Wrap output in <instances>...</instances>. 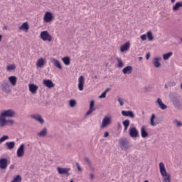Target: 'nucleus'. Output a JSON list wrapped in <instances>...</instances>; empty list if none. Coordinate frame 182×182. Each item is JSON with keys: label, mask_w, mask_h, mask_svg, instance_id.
Masks as SVG:
<instances>
[{"label": "nucleus", "mask_w": 182, "mask_h": 182, "mask_svg": "<svg viewBox=\"0 0 182 182\" xmlns=\"http://www.w3.org/2000/svg\"><path fill=\"white\" fill-rule=\"evenodd\" d=\"M122 72L124 75H130L133 72V67L130 65L127 66L122 70Z\"/></svg>", "instance_id": "18"}, {"label": "nucleus", "mask_w": 182, "mask_h": 182, "mask_svg": "<svg viewBox=\"0 0 182 182\" xmlns=\"http://www.w3.org/2000/svg\"><path fill=\"white\" fill-rule=\"evenodd\" d=\"M70 107H75V106H76V101L75 100H70Z\"/></svg>", "instance_id": "39"}, {"label": "nucleus", "mask_w": 182, "mask_h": 182, "mask_svg": "<svg viewBox=\"0 0 182 182\" xmlns=\"http://www.w3.org/2000/svg\"><path fill=\"white\" fill-rule=\"evenodd\" d=\"M85 87V77L81 75L78 78V89L82 92Z\"/></svg>", "instance_id": "8"}, {"label": "nucleus", "mask_w": 182, "mask_h": 182, "mask_svg": "<svg viewBox=\"0 0 182 182\" xmlns=\"http://www.w3.org/2000/svg\"><path fill=\"white\" fill-rule=\"evenodd\" d=\"M171 56H173V53L169 52L168 53L164 54L163 58L164 60H167L170 59V58H171Z\"/></svg>", "instance_id": "33"}, {"label": "nucleus", "mask_w": 182, "mask_h": 182, "mask_svg": "<svg viewBox=\"0 0 182 182\" xmlns=\"http://www.w3.org/2000/svg\"><path fill=\"white\" fill-rule=\"evenodd\" d=\"M11 182H22V177L20 175H17Z\"/></svg>", "instance_id": "36"}, {"label": "nucleus", "mask_w": 182, "mask_h": 182, "mask_svg": "<svg viewBox=\"0 0 182 182\" xmlns=\"http://www.w3.org/2000/svg\"><path fill=\"white\" fill-rule=\"evenodd\" d=\"M100 99H105V97H106V92H104L102 93L101 95H100Z\"/></svg>", "instance_id": "42"}, {"label": "nucleus", "mask_w": 182, "mask_h": 182, "mask_svg": "<svg viewBox=\"0 0 182 182\" xmlns=\"http://www.w3.org/2000/svg\"><path fill=\"white\" fill-rule=\"evenodd\" d=\"M159 171L161 173V176L164 177V182H171L170 175L168 173H167L166 166L163 162L159 163Z\"/></svg>", "instance_id": "1"}, {"label": "nucleus", "mask_w": 182, "mask_h": 182, "mask_svg": "<svg viewBox=\"0 0 182 182\" xmlns=\"http://www.w3.org/2000/svg\"><path fill=\"white\" fill-rule=\"evenodd\" d=\"M43 85L46 86V87H48V89H52V87H55V84H53V82L50 80H43Z\"/></svg>", "instance_id": "10"}, {"label": "nucleus", "mask_w": 182, "mask_h": 182, "mask_svg": "<svg viewBox=\"0 0 182 182\" xmlns=\"http://www.w3.org/2000/svg\"><path fill=\"white\" fill-rule=\"evenodd\" d=\"M176 126H178V127H179V126H182L181 122H178V121H176Z\"/></svg>", "instance_id": "45"}, {"label": "nucleus", "mask_w": 182, "mask_h": 182, "mask_svg": "<svg viewBox=\"0 0 182 182\" xmlns=\"http://www.w3.org/2000/svg\"><path fill=\"white\" fill-rule=\"evenodd\" d=\"M181 42H182V38H181Z\"/></svg>", "instance_id": "58"}, {"label": "nucleus", "mask_w": 182, "mask_h": 182, "mask_svg": "<svg viewBox=\"0 0 182 182\" xmlns=\"http://www.w3.org/2000/svg\"><path fill=\"white\" fill-rule=\"evenodd\" d=\"M159 61H160V58H155L154 59L153 63H154L155 68H160L161 64L160 63Z\"/></svg>", "instance_id": "28"}, {"label": "nucleus", "mask_w": 182, "mask_h": 182, "mask_svg": "<svg viewBox=\"0 0 182 182\" xmlns=\"http://www.w3.org/2000/svg\"><path fill=\"white\" fill-rule=\"evenodd\" d=\"M117 60L118 63V68H123L124 66L123 61L119 58H117Z\"/></svg>", "instance_id": "38"}, {"label": "nucleus", "mask_w": 182, "mask_h": 182, "mask_svg": "<svg viewBox=\"0 0 182 182\" xmlns=\"http://www.w3.org/2000/svg\"><path fill=\"white\" fill-rule=\"evenodd\" d=\"M20 31H23L24 32H28L29 31V23L28 22L23 23L21 26L18 28Z\"/></svg>", "instance_id": "15"}, {"label": "nucleus", "mask_w": 182, "mask_h": 182, "mask_svg": "<svg viewBox=\"0 0 182 182\" xmlns=\"http://www.w3.org/2000/svg\"><path fill=\"white\" fill-rule=\"evenodd\" d=\"M15 121L14 119H0V127H5V126H14Z\"/></svg>", "instance_id": "4"}, {"label": "nucleus", "mask_w": 182, "mask_h": 182, "mask_svg": "<svg viewBox=\"0 0 182 182\" xmlns=\"http://www.w3.org/2000/svg\"><path fill=\"white\" fill-rule=\"evenodd\" d=\"M104 137H109V132H105Z\"/></svg>", "instance_id": "46"}, {"label": "nucleus", "mask_w": 182, "mask_h": 182, "mask_svg": "<svg viewBox=\"0 0 182 182\" xmlns=\"http://www.w3.org/2000/svg\"><path fill=\"white\" fill-rule=\"evenodd\" d=\"M141 59H143L142 57H139V60H141Z\"/></svg>", "instance_id": "54"}, {"label": "nucleus", "mask_w": 182, "mask_h": 182, "mask_svg": "<svg viewBox=\"0 0 182 182\" xmlns=\"http://www.w3.org/2000/svg\"><path fill=\"white\" fill-rule=\"evenodd\" d=\"M43 21L46 23H49L53 21V14L51 12L47 11L44 14Z\"/></svg>", "instance_id": "6"}, {"label": "nucleus", "mask_w": 182, "mask_h": 182, "mask_svg": "<svg viewBox=\"0 0 182 182\" xmlns=\"http://www.w3.org/2000/svg\"><path fill=\"white\" fill-rule=\"evenodd\" d=\"M109 90H110V89L107 88L105 92H106V94L107 93V92H109Z\"/></svg>", "instance_id": "51"}, {"label": "nucleus", "mask_w": 182, "mask_h": 182, "mask_svg": "<svg viewBox=\"0 0 182 182\" xmlns=\"http://www.w3.org/2000/svg\"><path fill=\"white\" fill-rule=\"evenodd\" d=\"M154 119H156V115L153 114L150 119L151 126H157V124H159V122H154Z\"/></svg>", "instance_id": "32"}, {"label": "nucleus", "mask_w": 182, "mask_h": 182, "mask_svg": "<svg viewBox=\"0 0 182 182\" xmlns=\"http://www.w3.org/2000/svg\"><path fill=\"white\" fill-rule=\"evenodd\" d=\"M146 38H148V41H149V42H151V41L154 39V37L153 36V33L150 31H147Z\"/></svg>", "instance_id": "31"}, {"label": "nucleus", "mask_w": 182, "mask_h": 182, "mask_svg": "<svg viewBox=\"0 0 182 182\" xmlns=\"http://www.w3.org/2000/svg\"><path fill=\"white\" fill-rule=\"evenodd\" d=\"M32 117L35 119V120H37V122H39V123L43 124V119H42V117H41V115H33Z\"/></svg>", "instance_id": "29"}, {"label": "nucleus", "mask_w": 182, "mask_h": 182, "mask_svg": "<svg viewBox=\"0 0 182 182\" xmlns=\"http://www.w3.org/2000/svg\"><path fill=\"white\" fill-rule=\"evenodd\" d=\"M180 8H182V1L176 2L175 5L173 6L172 11L176 12V11H178Z\"/></svg>", "instance_id": "24"}, {"label": "nucleus", "mask_w": 182, "mask_h": 182, "mask_svg": "<svg viewBox=\"0 0 182 182\" xmlns=\"http://www.w3.org/2000/svg\"><path fill=\"white\" fill-rule=\"evenodd\" d=\"M95 101L92 100L90 102V109L86 113V116H89V114H90L91 113H92L93 112H95Z\"/></svg>", "instance_id": "17"}, {"label": "nucleus", "mask_w": 182, "mask_h": 182, "mask_svg": "<svg viewBox=\"0 0 182 182\" xmlns=\"http://www.w3.org/2000/svg\"><path fill=\"white\" fill-rule=\"evenodd\" d=\"M9 82L11 83V86H16V82H18V78L16 76H10L9 77Z\"/></svg>", "instance_id": "20"}, {"label": "nucleus", "mask_w": 182, "mask_h": 182, "mask_svg": "<svg viewBox=\"0 0 182 182\" xmlns=\"http://www.w3.org/2000/svg\"><path fill=\"white\" fill-rule=\"evenodd\" d=\"M14 168H15V165H11L10 170H14Z\"/></svg>", "instance_id": "49"}, {"label": "nucleus", "mask_w": 182, "mask_h": 182, "mask_svg": "<svg viewBox=\"0 0 182 182\" xmlns=\"http://www.w3.org/2000/svg\"><path fill=\"white\" fill-rule=\"evenodd\" d=\"M127 143V141L126 139H119V144H121V146H126Z\"/></svg>", "instance_id": "40"}, {"label": "nucleus", "mask_w": 182, "mask_h": 182, "mask_svg": "<svg viewBox=\"0 0 182 182\" xmlns=\"http://www.w3.org/2000/svg\"><path fill=\"white\" fill-rule=\"evenodd\" d=\"M181 89H182V84H181Z\"/></svg>", "instance_id": "57"}, {"label": "nucleus", "mask_w": 182, "mask_h": 182, "mask_svg": "<svg viewBox=\"0 0 182 182\" xmlns=\"http://www.w3.org/2000/svg\"><path fill=\"white\" fill-rule=\"evenodd\" d=\"M15 69H16V66L15 65V64H11L6 67V70H8L9 72L11 70H15Z\"/></svg>", "instance_id": "34"}, {"label": "nucleus", "mask_w": 182, "mask_h": 182, "mask_svg": "<svg viewBox=\"0 0 182 182\" xmlns=\"http://www.w3.org/2000/svg\"><path fill=\"white\" fill-rule=\"evenodd\" d=\"M45 63H46V60L44 58H41L37 60L36 66L37 68H43Z\"/></svg>", "instance_id": "16"}, {"label": "nucleus", "mask_w": 182, "mask_h": 182, "mask_svg": "<svg viewBox=\"0 0 182 182\" xmlns=\"http://www.w3.org/2000/svg\"><path fill=\"white\" fill-rule=\"evenodd\" d=\"M2 41V35L0 34V42Z\"/></svg>", "instance_id": "52"}, {"label": "nucleus", "mask_w": 182, "mask_h": 182, "mask_svg": "<svg viewBox=\"0 0 182 182\" xmlns=\"http://www.w3.org/2000/svg\"><path fill=\"white\" fill-rule=\"evenodd\" d=\"M146 60L150 59V53H148L146 55Z\"/></svg>", "instance_id": "48"}, {"label": "nucleus", "mask_w": 182, "mask_h": 182, "mask_svg": "<svg viewBox=\"0 0 182 182\" xmlns=\"http://www.w3.org/2000/svg\"><path fill=\"white\" fill-rule=\"evenodd\" d=\"M111 123H112V117L105 116L102 119L101 129H105V127H107V126H110Z\"/></svg>", "instance_id": "5"}, {"label": "nucleus", "mask_w": 182, "mask_h": 182, "mask_svg": "<svg viewBox=\"0 0 182 182\" xmlns=\"http://www.w3.org/2000/svg\"><path fill=\"white\" fill-rule=\"evenodd\" d=\"M141 136L144 139L147 137V136H149V134L147 133V132H146V127L144 126L141 127Z\"/></svg>", "instance_id": "27"}, {"label": "nucleus", "mask_w": 182, "mask_h": 182, "mask_svg": "<svg viewBox=\"0 0 182 182\" xmlns=\"http://www.w3.org/2000/svg\"><path fill=\"white\" fill-rule=\"evenodd\" d=\"M52 63H53V65L55 68H58V69L62 70V65H60V62L59 60H56L55 58H52L51 60Z\"/></svg>", "instance_id": "22"}, {"label": "nucleus", "mask_w": 182, "mask_h": 182, "mask_svg": "<svg viewBox=\"0 0 182 182\" xmlns=\"http://www.w3.org/2000/svg\"><path fill=\"white\" fill-rule=\"evenodd\" d=\"M122 116H125L127 117H132V119H134V113H133L132 111H122Z\"/></svg>", "instance_id": "14"}, {"label": "nucleus", "mask_w": 182, "mask_h": 182, "mask_svg": "<svg viewBox=\"0 0 182 182\" xmlns=\"http://www.w3.org/2000/svg\"><path fill=\"white\" fill-rule=\"evenodd\" d=\"M1 89L3 92H6V93L11 92V87L9 86V84L8 82H5L1 85Z\"/></svg>", "instance_id": "13"}, {"label": "nucleus", "mask_w": 182, "mask_h": 182, "mask_svg": "<svg viewBox=\"0 0 182 182\" xmlns=\"http://www.w3.org/2000/svg\"><path fill=\"white\" fill-rule=\"evenodd\" d=\"M85 161H87V163H90L89 159H85Z\"/></svg>", "instance_id": "53"}, {"label": "nucleus", "mask_w": 182, "mask_h": 182, "mask_svg": "<svg viewBox=\"0 0 182 182\" xmlns=\"http://www.w3.org/2000/svg\"><path fill=\"white\" fill-rule=\"evenodd\" d=\"M129 136L132 137H138L139 136V131L136 127H131L129 129Z\"/></svg>", "instance_id": "12"}, {"label": "nucleus", "mask_w": 182, "mask_h": 182, "mask_svg": "<svg viewBox=\"0 0 182 182\" xmlns=\"http://www.w3.org/2000/svg\"><path fill=\"white\" fill-rule=\"evenodd\" d=\"M40 38L41 39H42V41L52 42V36L49 34V32H48V31H42L40 34Z\"/></svg>", "instance_id": "3"}, {"label": "nucleus", "mask_w": 182, "mask_h": 182, "mask_svg": "<svg viewBox=\"0 0 182 182\" xmlns=\"http://www.w3.org/2000/svg\"><path fill=\"white\" fill-rule=\"evenodd\" d=\"M25 155V144H21L17 149V157H23Z\"/></svg>", "instance_id": "7"}, {"label": "nucleus", "mask_w": 182, "mask_h": 182, "mask_svg": "<svg viewBox=\"0 0 182 182\" xmlns=\"http://www.w3.org/2000/svg\"><path fill=\"white\" fill-rule=\"evenodd\" d=\"M9 136L8 135H4L1 138H0V144H2L4 141H6V140H9Z\"/></svg>", "instance_id": "35"}, {"label": "nucleus", "mask_w": 182, "mask_h": 182, "mask_svg": "<svg viewBox=\"0 0 182 182\" xmlns=\"http://www.w3.org/2000/svg\"><path fill=\"white\" fill-rule=\"evenodd\" d=\"M144 182H149V181H144Z\"/></svg>", "instance_id": "56"}, {"label": "nucleus", "mask_w": 182, "mask_h": 182, "mask_svg": "<svg viewBox=\"0 0 182 182\" xmlns=\"http://www.w3.org/2000/svg\"><path fill=\"white\" fill-rule=\"evenodd\" d=\"M58 171L60 174H69L70 168H58Z\"/></svg>", "instance_id": "23"}, {"label": "nucleus", "mask_w": 182, "mask_h": 182, "mask_svg": "<svg viewBox=\"0 0 182 182\" xmlns=\"http://www.w3.org/2000/svg\"><path fill=\"white\" fill-rule=\"evenodd\" d=\"M157 103L159 104V107L162 110H166V109H167V105H166L164 103H163V102L161 101V99L158 98L157 99Z\"/></svg>", "instance_id": "25"}, {"label": "nucleus", "mask_w": 182, "mask_h": 182, "mask_svg": "<svg viewBox=\"0 0 182 182\" xmlns=\"http://www.w3.org/2000/svg\"><path fill=\"white\" fill-rule=\"evenodd\" d=\"M130 49V43L127 42L123 46L120 47V52H126V50H129Z\"/></svg>", "instance_id": "19"}, {"label": "nucleus", "mask_w": 182, "mask_h": 182, "mask_svg": "<svg viewBox=\"0 0 182 182\" xmlns=\"http://www.w3.org/2000/svg\"><path fill=\"white\" fill-rule=\"evenodd\" d=\"M118 102H119L120 106H123V105H124L123 100L120 97H118Z\"/></svg>", "instance_id": "41"}, {"label": "nucleus", "mask_w": 182, "mask_h": 182, "mask_svg": "<svg viewBox=\"0 0 182 182\" xmlns=\"http://www.w3.org/2000/svg\"><path fill=\"white\" fill-rule=\"evenodd\" d=\"M141 41H146V39H147V35H146V34L141 35Z\"/></svg>", "instance_id": "43"}, {"label": "nucleus", "mask_w": 182, "mask_h": 182, "mask_svg": "<svg viewBox=\"0 0 182 182\" xmlns=\"http://www.w3.org/2000/svg\"><path fill=\"white\" fill-rule=\"evenodd\" d=\"M46 128H44L41 132L38 133V136L41 137H44V136H46Z\"/></svg>", "instance_id": "37"}, {"label": "nucleus", "mask_w": 182, "mask_h": 182, "mask_svg": "<svg viewBox=\"0 0 182 182\" xmlns=\"http://www.w3.org/2000/svg\"><path fill=\"white\" fill-rule=\"evenodd\" d=\"M61 60L63 62L64 65L66 66H69L70 65V57L66 56L63 58H61Z\"/></svg>", "instance_id": "26"}, {"label": "nucleus", "mask_w": 182, "mask_h": 182, "mask_svg": "<svg viewBox=\"0 0 182 182\" xmlns=\"http://www.w3.org/2000/svg\"><path fill=\"white\" fill-rule=\"evenodd\" d=\"M8 167V159L3 158L0 159V168L5 170Z\"/></svg>", "instance_id": "11"}, {"label": "nucleus", "mask_w": 182, "mask_h": 182, "mask_svg": "<svg viewBox=\"0 0 182 182\" xmlns=\"http://www.w3.org/2000/svg\"><path fill=\"white\" fill-rule=\"evenodd\" d=\"M76 166L78 171H82V168L80 167V165H79V163H76Z\"/></svg>", "instance_id": "44"}, {"label": "nucleus", "mask_w": 182, "mask_h": 182, "mask_svg": "<svg viewBox=\"0 0 182 182\" xmlns=\"http://www.w3.org/2000/svg\"><path fill=\"white\" fill-rule=\"evenodd\" d=\"M6 117H15V112L12 109L3 111L0 114V119H6Z\"/></svg>", "instance_id": "2"}, {"label": "nucleus", "mask_w": 182, "mask_h": 182, "mask_svg": "<svg viewBox=\"0 0 182 182\" xmlns=\"http://www.w3.org/2000/svg\"><path fill=\"white\" fill-rule=\"evenodd\" d=\"M171 4H174L176 2V0H171Z\"/></svg>", "instance_id": "50"}, {"label": "nucleus", "mask_w": 182, "mask_h": 182, "mask_svg": "<svg viewBox=\"0 0 182 182\" xmlns=\"http://www.w3.org/2000/svg\"><path fill=\"white\" fill-rule=\"evenodd\" d=\"M90 177L91 180H94L95 179V175H93V173H90Z\"/></svg>", "instance_id": "47"}, {"label": "nucleus", "mask_w": 182, "mask_h": 182, "mask_svg": "<svg viewBox=\"0 0 182 182\" xmlns=\"http://www.w3.org/2000/svg\"><path fill=\"white\" fill-rule=\"evenodd\" d=\"M70 182H73V179H71Z\"/></svg>", "instance_id": "55"}, {"label": "nucleus", "mask_w": 182, "mask_h": 182, "mask_svg": "<svg viewBox=\"0 0 182 182\" xmlns=\"http://www.w3.org/2000/svg\"><path fill=\"white\" fill-rule=\"evenodd\" d=\"M5 146L7 150H13V149H15V142L14 141L6 142Z\"/></svg>", "instance_id": "21"}, {"label": "nucleus", "mask_w": 182, "mask_h": 182, "mask_svg": "<svg viewBox=\"0 0 182 182\" xmlns=\"http://www.w3.org/2000/svg\"><path fill=\"white\" fill-rule=\"evenodd\" d=\"M28 89H29V92H31V93H32L33 95H36V93H37L38 89H39V87H38V85H36L35 84H29Z\"/></svg>", "instance_id": "9"}, {"label": "nucleus", "mask_w": 182, "mask_h": 182, "mask_svg": "<svg viewBox=\"0 0 182 182\" xmlns=\"http://www.w3.org/2000/svg\"><path fill=\"white\" fill-rule=\"evenodd\" d=\"M122 124L124 127V130L126 132V130H127V129L129 128V126H130V120L129 119H125L123 122Z\"/></svg>", "instance_id": "30"}]
</instances>
